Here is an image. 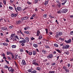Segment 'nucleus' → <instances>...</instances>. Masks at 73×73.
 Masks as SVG:
<instances>
[{
    "label": "nucleus",
    "mask_w": 73,
    "mask_h": 73,
    "mask_svg": "<svg viewBox=\"0 0 73 73\" xmlns=\"http://www.w3.org/2000/svg\"><path fill=\"white\" fill-rule=\"evenodd\" d=\"M47 57L49 59L52 58H53V54H51L48 55L47 56Z\"/></svg>",
    "instance_id": "1"
},
{
    "label": "nucleus",
    "mask_w": 73,
    "mask_h": 73,
    "mask_svg": "<svg viewBox=\"0 0 73 73\" xmlns=\"http://www.w3.org/2000/svg\"><path fill=\"white\" fill-rule=\"evenodd\" d=\"M33 64H34V65H35V66H38L39 65L38 63L36 62L35 60H33Z\"/></svg>",
    "instance_id": "2"
},
{
    "label": "nucleus",
    "mask_w": 73,
    "mask_h": 73,
    "mask_svg": "<svg viewBox=\"0 0 73 73\" xmlns=\"http://www.w3.org/2000/svg\"><path fill=\"white\" fill-rule=\"evenodd\" d=\"M62 35V33L61 32H58L57 33L56 36H61Z\"/></svg>",
    "instance_id": "3"
},
{
    "label": "nucleus",
    "mask_w": 73,
    "mask_h": 73,
    "mask_svg": "<svg viewBox=\"0 0 73 73\" xmlns=\"http://www.w3.org/2000/svg\"><path fill=\"white\" fill-rule=\"evenodd\" d=\"M21 64L22 65H26L25 61L24 60H23Z\"/></svg>",
    "instance_id": "4"
},
{
    "label": "nucleus",
    "mask_w": 73,
    "mask_h": 73,
    "mask_svg": "<svg viewBox=\"0 0 73 73\" xmlns=\"http://www.w3.org/2000/svg\"><path fill=\"white\" fill-rule=\"evenodd\" d=\"M28 17H22L21 18L22 20H27Z\"/></svg>",
    "instance_id": "5"
},
{
    "label": "nucleus",
    "mask_w": 73,
    "mask_h": 73,
    "mask_svg": "<svg viewBox=\"0 0 73 73\" xmlns=\"http://www.w3.org/2000/svg\"><path fill=\"white\" fill-rule=\"evenodd\" d=\"M1 29L2 31H6V30H7V28L5 27H2L1 28Z\"/></svg>",
    "instance_id": "6"
},
{
    "label": "nucleus",
    "mask_w": 73,
    "mask_h": 73,
    "mask_svg": "<svg viewBox=\"0 0 73 73\" xmlns=\"http://www.w3.org/2000/svg\"><path fill=\"white\" fill-rule=\"evenodd\" d=\"M65 41L66 42V43H70L72 41V40H71V39H69L68 40H65Z\"/></svg>",
    "instance_id": "7"
},
{
    "label": "nucleus",
    "mask_w": 73,
    "mask_h": 73,
    "mask_svg": "<svg viewBox=\"0 0 73 73\" xmlns=\"http://www.w3.org/2000/svg\"><path fill=\"white\" fill-rule=\"evenodd\" d=\"M62 11L63 13H66L68 11V10L67 9H66L62 10Z\"/></svg>",
    "instance_id": "8"
},
{
    "label": "nucleus",
    "mask_w": 73,
    "mask_h": 73,
    "mask_svg": "<svg viewBox=\"0 0 73 73\" xmlns=\"http://www.w3.org/2000/svg\"><path fill=\"white\" fill-rule=\"evenodd\" d=\"M19 43H25V39H24L19 41Z\"/></svg>",
    "instance_id": "9"
},
{
    "label": "nucleus",
    "mask_w": 73,
    "mask_h": 73,
    "mask_svg": "<svg viewBox=\"0 0 73 73\" xmlns=\"http://www.w3.org/2000/svg\"><path fill=\"white\" fill-rule=\"evenodd\" d=\"M42 52L45 54H47V51H46V50H42Z\"/></svg>",
    "instance_id": "10"
},
{
    "label": "nucleus",
    "mask_w": 73,
    "mask_h": 73,
    "mask_svg": "<svg viewBox=\"0 0 73 73\" xmlns=\"http://www.w3.org/2000/svg\"><path fill=\"white\" fill-rule=\"evenodd\" d=\"M25 40V42H26V41L27 42V41H29V39L28 37H26Z\"/></svg>",
    "instance_id": "11"
},
{
    "label": "nucleus",
    "mask_w": 73,
    "mask_h": 73,
    "mask_svg": "<svg viewBox=\"0 0 73 73\" xmlns=\"http://www.w3.org/2000/svg\"><path fill=\"white\" fill-rule=\"evenodd\" d=\"M17 9L18 11H21V7H17Z\"/></svg>",
    "instance_id": "12"
},
{
    "label": "nucleus",
    "mask_w": 73,
    "mask_h": 73,
    "mask_svg": "<svg viewBox=\"0 0 73 73\" xmlns=\"http://www.w3.org/2000/svg\"><path fill=\"white\" fill-rule=\"evenodd\" d=\"M70 47V46L69 45H67L65 46V49H68Z\"/></svg>",
    "instance_id": "13"
},
{
    "label": "nucleus",
    "mask_w": 73,
    "mask_h": 73,
    "mask_svg": "<svg viewBox=\"0 0 73 73\" xmlns=\"http://www.w3.org/2000/svg\"><path fill=\"white\" fill-rule=\"evenodd\" d=\"M40 34V32L39 31H38L37 32V34L36 36H39V35Z\"/></svg>",
    "instance_id": "14"
},
{
    "label": "nucleus",
    "mask_w": 73,
    "mask_h": 73,
    "mask_svg": "<svg viewBox=\"0 0 73 73\" xmlns=\"http://www.w3.org/2000/svg\"><path fill=\"white\" fill-rule=\"evenodd\" d=\"M56 50L57 52H58V53H61V50H60L59 49H56Z\"/></svg>",
    "instance_id": "15"
},
{
    "label": "nucleus",
    "mask_w": 73,
    "mask_h": 73,
    "mask_svg": "<svg viewBox=\"0 0 73 73\" xmlns=\"http://www.w3.org/2000/svg\"><path fill=\"white\" fill-rule=\"evenodd\" d=\"M21 21H18L16 22V24H19L20 23H21Z\"/></svg>",
    "instance_id": "16"
},
{
    "label": "nucleus",
    "mask_w": 73,
    "mask_h": 73,
    "mask_svg": "<svg viewBox=\"0 0 73 73\" xmlns=\"http://www.w3.org/2000/svg\"><path fill=\"white\" fill-rule=\"evenodd\" d=\"M33 46L34 47H35V48H37V47H38V45L37 44H34L33 45Z\"/></svg>",
    "instance_id": "17"
},
{
    "label": "nucleus",
    "mask_w": 73,
    "mask_h": 73,
    "mask_svg": "<svg viewBox=\"0 0 73 73\" xmlns=\"http://www.w3.org/2000/svg\"><path fill=\"white\" fill-rule=\"evenodd\" d=\"M3 45H5V46H8V44L6 43H3Z\"/></svg>",
    "instance_id": "18"
},
{
    "label": "nucleus",
    "mask_w": 73,
    "mask_h": 73,
    "mask_svg": "<svg viewBox=\"0 0 73 73\" xmlns=\"http://www.w3.org/2000/svg\"><path fill=\"white\" fill-rule=\"evenodd\" d=\"M42 38V36L41 35H40L39 36V37L38 38L39 40H41Z\"/></svg>",
    "instance_id": "19"
},
{
    "label": "nucleus",
    "mask_w": 73,
    "mask_h": 73,
    "mask_svg": "<svg viewBox=\"0 0 73 73\" xmlns=\"http://www.w3.org/2000/svg\"><path fill=\"white\" fill-rule=\"evenodd\" d=\"M12 68L11 67H9L8 68V70L9 71H11Z\"/></svg>",
    "instance_id": "20"
},
{
    "label": "nucleus",
    "mask_w": 73,
    "mask_h": 73,
    "mask_svg": "<svg viewBox=\"0 0 73 73\" xmlns=\"http://www.w3.org/2000/svg\"><path fill=\"white\" fill-rule=\"evenodd\" d=\"M49 17H50V19H53V18H54V17L52 16V15H49Z\"/></svg>",
    "instance_id": "21"
},
{
    "label": "nucleus",
    "mask_w": 73,
    "mask_h": 73,
    "mask_svg": "<svg viewBox=\"0 0 73 73\" xmlns=\"http://www.w3.org/2000/svg\"><path fill=\"white\" fill-rule=\"evenodd\" d=\"M11 47L12 48H15L16 46V45H13L11 46Z\"/></svg>",
    "instance_id": "22"
},
{
    "label": "nucleus",
    "mask_w": 73,
    "mask_h": 73,
    "mask_svg": "<svg viewBox=\"0 0 73 73\" xmlns=\"http://www.w3.org/2000/svg\"><path fill=\"white\" fill-rule=\"evenodd\" d=\"M3 3L5 5H6V1L5 0H3Z\"/></svg>",
    "instance_id": "23"
},
{
    "label": "nucleus",
    "mask_w": 73,
    "mask_h": 73,
    "mask_svg": "<svg viewBox=\"0 0 73 73\" xmlns=\"http://www.w3.org/2000/svg\"><path fill=\"white\" fill-rule=\"evenodd\" d=\"M54 46H55V47H58V44H54Z\"/></svg>",
    "instance_id": "24"
},
{
    "label": "nucleus",
    "mask_w": 73,
    "mask_h": 73,
    "mask_svg": "<svg viewBox=\"0 0 73 73\" xmlns=\"http://www.w3.org/2000/svg\"><path fill=\"white\" fill-rule=\"evenodd\" d=\"M37 72V71L36 70H34L31 72V73H36Z\"/></svg>",
    "instance_id": "25"
},
{
    "label": "nucleus",
    "mask_w": 73,
    "mask_h": 73,
    "mask_svg": "<svg viewBox=\"0 0 73 73\" xmlns=\"http://www.w3.org/2000/svg\"><path fill=\"white\" fill-rule=\"evenodd\" d=\"M48 4V3L46 1L44 3V5H47V4Z\"/></svg>",
    "instance_id": "26"
},
{
    "label": "nucleus",
    "mask_w": 73,
    "mask_h": 73,
    "mask_svg": "<svg viewBox=\"0 0 73 73\" xmlns=\"http://www.w3.org/2000/svg\"><path fill=\"white\" fill-rule=\"evenodd\" d=\"M11 54V53L10 52H7V55H8L9 54Z\"/></svg>",
    "instance_id": "27"
},
{
    "label": "nucleus",
    "mask_w": 73,
    "mask_h": 73,
    "mask_svg": "<svg viewBox=\"0 0 73 73\" xmlns=\"http://www.w3.org/2000/svg\"><path fill=\"white\" fill-rule=\"evenodd\" d=\"M29 54L30 56H31L32 54V52H29Z\"/></svg>",
    "instance_id": "28"
},
{
    "label": "nucleus",
    "mask_w": 73,
    "mask_h": 73,
    "mask_svg": "<svg viewBox=\"0 0 73 73\" xmlns=\"http://www.w3.org/2000/svg\"><path fill=\"white\" fill-rule=\"evenodd\" d=\"M15 38H17V39L18 40H19V37H18V36H17V35L15 36Z\"/></svg>",
    "instance_id": "29"
},
{
    "label": "nucleus",
    "mask_w": 73,
    "mask_h": 73,
    "mask_svg": "<svg viewBox=\"0 0 73 73\" xmlns=\"http://www.w3.org/2000/svg\"><path fill=\"white\" fill-rule=\"evenodd\" d=\"M2 3L0 2V8L2 7Z\"/></svg>",
    "instance_id": "30"
},
{
    "label": "nucleus",
    "mask_w": 73,
    "mask_h": 73,
    "mask_svg": "<svg viewBox=\"0 0 73 73\" xmlns=\"http://www.w3.org/2000/svg\"><path fill=\"white\" fill-rule=\"evenodd\" d=\"M11 58H12V59H13L14 58V57H15V56L13 55V54H12L11 55Z\"/></svg>",
    "instance_id": "31"
},
{
    "label": "nucleus",
    "mask_w": 73,
    "mask_h": 73,
    "mask_svg": "<svg viewBox=\"0 0 73 73\" xmlns=\"http://www.w3.org/2000/svg\"><path fill=\"white\" fill-rule=\"evenodd\" d=\"M25 33H26V34H28V35H29V31H25Z\"/></svg>",
    "instance_id": "32"
},
{
    "label": "nucleus",
    "mask_w": 73,
    "mask_h": 73,
    "mask_svg": "<svg viewBox=\"0 0 73 73\" xmlns=\"http://www.w3.org/2000/svg\"><path fill=\"white\" fill-rule=\"evenodd\" d=\"M33 55H36V51H33Z\"/></svg>",
    "instance_id": "33"
},
{
    "label": "nucleus",
    "mask_w": 73,
    "mask_h": 73,
    "mask_svg": "<svg viewBox=\"0 0 73 73\" xmlns=\"http://www.w3.org/2000/svg\"><path fill=\"white\" fill-rule=\"evenodd\" d=\"M52 65V66H54V65H56V63H53L51 64Z\"/></svg>",
    "instance_id": "34"
},
{
    "label": "nucleus",
    "mask_w": 73,
    "mask_h": 73,
    "mask_svg": "<svg viewBox=\"0 0 73 73\" xmlns=\"http://www.w3.org/2000/svg\"><path fill=\"white\" fill-rule=\"evenodd\" d=\"M37 70H41V68L39 67H37Z\"/></svg>",
    "instance_id": "35"
},
{
    "label": "nucleus",
    "mask_w": 73,
    "mask_h": 73,
    "mask_svg": "<svg viewBox=\"0 0 73 73\" xmlns=\"http://www.w3.org/2000/svg\"><path fill=\"white\" fill-rule=\"evenodd\" d=\"M27 3L28 4H32V3L30 2L29 1H27Z\"/></svg>",
    "instance_id": "36"
},
{
    "label": "nucleus",
    "mask_w": 73,
    "mask_h": 73,
    "mask_svg": "<svg viewBox=\"0 0 73 73\" xmlns=\"http://www.w3.org/2000/svg\"><path fill=\"white\" fill-rule=\"evenodd\" d=\"M28 72H32V70L31 69H29L28 70Z\"/></svg>",
    "instance_id": "37"
},
{
    "label": "nucleus",
    "mask_w": 73,
    "mask_h": 73,
    "mask_svg": "<svg viewBox=\"0 0 73 73\" xmlns=\"http://www.w3.org/2000/svg\"><path fill=\"white\" fill-rule=\"evenodd\" d=\"M63 68L64 69V70H66V67L65 66H64L63 67Z\"/></svg>",
    "instance_id": "38"
},
{
    "label": "nucleus",
    "mask_w": 73,
    "mask_h": 73,
    "mask_svg": "<svg viewBox=\"0 0 73 73\" xmlns=\"http://www.w3.org/2000/svg\"><path fill=\"white\" fill-rule=\"evenodd\" d=\"M5 68H6V69H8V68H9L8 66L7 65L5 66Z\"/></svg>",
    "instance_id": "39"
},
{
    "label": "nucleus",
    "mask_w": 73,
    "mask_h": 73,
    "mask_svg": "<svg viewBox=\"0 0 73 73\" xmlns=\"http://www.w3.org/2000/svg\"><path fill=\"white\" fill-rule=\"evenodd\" d=\"M47 16V15H46V14H44L43 15V17H45V18H46Z\"/></svg>",
    "instance_id": "40"
},
{
    "label": "nucleus",
    "mask_w": 73,
    "mask_h": 73,
    "mask_svg": "<svg viewBox=\"0 0 73 73\" xmlns=\"http://www.w3.org/2000/svg\"><path fill=\"white\" fill-rule=\"evenodd\" d=\"M54 71H49V73H54Z\"/></svg>",
    "instance_id": "41"
},
{
    "label": "nucleus",
    "mask_w": 73,
    "mask_h": 73,
    "mask_svg": "<svg viewBox=\"0 0 73 73\" xmlns=\"http://www.w3.org/2000/svg\"><path fill=\"white\" fill-rule=\"evenodd\" d=\"M9 8L10 9L12 10L13 9V8L11 7H9Z\"/></svg>",
    "instance_id": "42"
},
{
    "label": "nucleus",
    "mask_w": 73,
    "mask_h": 73,
    "mask_svg": "<svg viewBox=\"0 0 73 73\" xmlns=\"http://www.w3.org/2000/svg\"><path fill=\"white\" fill-rule=\"evenodd\" d=\"M34 2H35V3H37L38 2V1L37 0H35Z\"/></svg>",
    "instance_id": "43"
},
{
    "label": "nucleus",
    "mask_w": 73,
    "mask_h": 73,
    "mask_svg": "<svg viewBox=\"0 0 73 73\" xmlns=\"http://www.w3.org/2000/svg\"><path fill=\"white\" fill-rule=\"evenodd\" d=\"M45 30L46 31V33H48V29H46Z\"/></svg>",
    "instance_id": "44"
},
{
    "label": "nucleus",
    "mask_w": 73,
    "mask_h": 73,
    "mask_svg": "<svg viewBox=\"0 0 73 73\" xmlns=\"http://www.w3.org/2000/svg\"><path fill=\"white\" fill-rule=\"evenodd\" d=\"M65 54H66L68 55V54H69V52H65Z\"/></svg>",
    "instance_id": "45"
},
{
    "label": "nucleus",
    "mask_w": 73,
    "mask_h": 73,
    "mask_svg": "<svg viewBox=\"0 0 73 73\" xmlns=\"http://www.w3.org/2000/svg\"><path fill=\"white\" fill-rule=\"evenodd\" d=\"M46 48H49L50 47L49 46L46 45Z\"/></svg>",
    "instance_id": "46"
},
{
    "label": "nucleus",
    "mask_w": 73,
    "mask_h": 73,
    "mask_svg": "<svg viewBox=\"0 0 73 73\" xmlns=\"http://www.w3.org/2000/svg\"><path fill=\"white\" fill-rule=\"evenodd\" d=\"M66 72H69V70H67V69L66 70Z\"/></svg>",
    "instance_id": "47"
},
{
    "label": "nucleus",
    "mask_w": 73,
    "mask_h": 73,
    "mask_svg": "<svg viewBox=\"0 0 73 73\" xmlns=\"http://www.w3.org/2000/svg\"><path fill=\"white\" fill-rule=\"evenodd\" d=\"M18 56V55H17L16 56H15V60H16L17 59V57Z\"/></svg>",
    "instance_id": "48"
},
{
    "label": "nucleus",
    "mask_w": 73,
    "mask_h": 73,
    "mask_svg": "<svg viewBox=\"0 0 73 73\" xmlns=\"http://www.w3.org/2000/svg\"><path fill=\"white\" fill-rule=\"evenodd\" d=\"M11 17H14V14H12L11 15Z\"/></svg>",
    "instance_id": "49"
},
{
    "label": "nucleus",
    "mask_w": 73,
    "mask_h": 73,
    "mask_svg": "<svg viewBox=\"0 0 73 73\" xmlns=\"http://www.w3.org/2000/svg\"><path fill=\"white\" fill-rule=\"evenodd\" d=\"M70 35H73V31H71L70 32Z\"/></svg>",
    "instance_id": "50"
},
{
    "label": "nucleus",
    "mask_w": 73,
    "mask_h": 73,
    "mask_svg": "<svg viewBox=\"0 0 73 73\" xmlns=\"http://www.w3.org/2000/svg\"><path fill=\"white\" fill-rule=\"evenodd\" d=\"M64 3H66V2L68 1V0H64Z\"/></svg>",
    "instance_id": "51"
},
{
    "label": "nucleus",
    "mask_w": 73,
    "mask_h": 73,
    "mask_svg": "<svg viewBox=\"0 0 73 73\" xmlns=\"http://www.w3.org/2000/svg\"><path fill=\"white\" fill-rule=\"evenodd\" d=\"M7 58H8V59L10 60H11V58L9 57H8Z\"/></svg>",
    "instance_id": "52"
},
{
    "label": "nucleus",
    "mask_w": 73,
    "mask_h": 73,
    "mask_svg": "<svg viewBox=\"0 0 73 73\" xmlns=\"http://www.w3.org/2000/svg\"><path fill=\"white\" fill-rule=\"evenodd\" d=\"M62 48L63 49H65V46H63L62 47Z\"/></svg>",
    "instance_id": "53"
},
{
    "label": "nucleus",
    "mask_w": 73,
    "mask_h": 73,
    "mask_svg": "<svg viewBox=\"0 0 73 73\" xmlns=\"http://www.w3.org/2000/svg\"><path fill=\"white\" fill-rule=\"evenodd\" d=\"M58 7H61V4H59L58 5Z\"/></svg>",
    "instance_id": "54"
},
{
    "label": "nucleus",
    "mask_w": 73,
    "mask_h": 73,
    "mask_svg": "<svg viewBox=\"0 0 73 73\" xmlns=\"http://www.w3.org/2000/svg\"><path fill=\"white\" fill-rule=\"evenodd\" d=\"M20 51L21 52H24V50H23V49H20Z\"/></svg>",
    "instance_id": "55"
},
{
    "label": "nucleus",
    "mask_w": 73,
    "mask_h": 73,
    "mask_svg": "<svg viewBox=\"0 0 73 73\" xmlns=\"http://www.w3.org/2000/svg\"><path fill=\"white\" fill-rule=\"evenodd\" d=\"M14 35H15V34H12L11 35V37H13V36H14Z\"/></svg>",
    "instance_id": "56"
},
{
    "label": "nucleus",
    "mask_w": 73,
    "mask_h": 73,
    "mask_svg": "<svg viewBox=\"0 0 73 73\" xmlns=\"http://www.w3.org/2000/svg\"><path fill=\"white\" fill-rule=\"evenodd\" d=\"M62 62H63V60H61L60 61V63H62Z\"/></svg>",
    "instance_id": "57"
},
{
    "label": "nucleus",
    "mask_w": 73,
    "mask_h": 73,
    "mask_svg": "<svg viewBox=\"0 0 73 73\" xmlns=\"http://www.w3.org/2000/svg\"><path fill=\"white\" fill-rule=\"evenodd\" d=\"M25 45V44H24V43H22L21 44V45L22 46H24V45Z\"/></svg>",
    "instance_id": "58"
},
{
    "label": "nucleus",
    "mask_w": 73,
    "mask_h": 73,
    "mask_svg": "<svg viewBox=\"0 0 73 73\" xmlns=\"http://www.w3.org/2000/svg\"><path fill=\"white\" fill-rule=\"evenodd\" d=\"M31 40H35V38H34L33 37L32 38H31Z\"/></svg>",
    "instance_id": "59"
},
{
    "label": "nucleus",
    "mask_w": 73,
    "mask_h": 73,
    "mask_svg": "<svg viewBox=\"0 0 73 73\" xmlns=\"http://www.w3.org/2000/svg\"><path fill=\"white\" fill-rule=\"evenodd\" d=\"M10 1L11 3H13L14 1V0H10Z\"/></svg>",
    "instance_id": "60"
},
{
    "label": "nucleus",
    "mask_w": 73,
    "mask_h": 73,
    "mask_svg": "<svg viewBox=\"0 0 73 73\" xmlns=\"http://www.w3.org/2000/svg\"><path fill=\"white\" fill-rule=\"evenodd\" d=\"M46 65H50V63H47Z\"/></svg>",
    "instance_id": "61"
},
{
    "label": "nucleus",
    "mask_w": 73,
    "mask_h": 73,
    "mask_svg": "<svg viewBox=\"0 0 73 73\" xmlns=\"http://www.w3.org/2000/svg\"><path fill=\"white\" fill-rule=\"evenodd\" d=\"M17 16V14H15V15H14V17H16Z\"/></svg>",
    "instance_id": "62"
},
{
    "label": "nucleus",
    "mask_w": 73,
    "mask_h": 73,
    "mask_svg": "<svg viewBox=\"0 0 73 73\" xmlns=\"http://www.w3.org/2000/svg\"><path fill=\"white\" fill-rule=\"evenodd\" d=\"M13 28V27L11 26L9 27V28H10V29H12Z\"/></svg>",
    "instance_id": "63"
},
{
    "label": "nucleus",
    "mask_w": 73,
    "mask_h": 73,
    "mask_svg": "<svg viewBox=\"0 0 73 73\" xmlns=\"http://www.w3.org/2000/svg\"><path fill=\"white\" fill-rule=\"evenodd\" d=\"M65 2H64L63 3H62V5H65Z\"/></svg>",
    "instance_id": "64"
}]
</instances>
